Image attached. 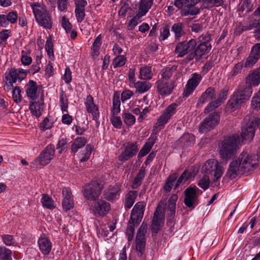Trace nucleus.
<instances>
[{
	"label": "nucleus",
	"instance_id": "nucleus-29",
	"mask_svg": "<svg viewBox=\"0 0 260 260\" xmlns=\"http://www.w3.org/2000/svg\"><path fill=\"white\" fill-rule=\"evenodd\" d=\"M153 4V0H141L138 6L137 17L145 16L151 9Z\"/></svg>",
	"mask_w": 260,
	"mask_h": 260
},
{
	"label": "nucleus",
	"instance_id": "nucleus-48",
	"mask_svg": "<svg viewBox=\"0 0 260 260\" xmlns=\"http://www.w3.org/2000/svg\"><path fill=\"white\" fill-rule=\"evenodd\" d=\"M196 45V40L191 39L188 42L182 41L180 42L175 49H195Z\"/></svg>",
	"mask_w": 260,
	"mask_h": 260
},
{
	"label": "nucleus",
	"instance_id": "nucleus-64",
	"mask_svg": "<svg viewBox=\"0 0 260 260\" xmlns=\"http://www.w3.org/2000/svg\"><path fill=\"white\" fill-rule=\"evenodd\" d=\"M125 61L126 58L123 56H117L113 61V67L114 68L118 67H122L125 63Z\"/></svg>",
	"mask_w": 260,
	"mask_h": 260
},
{
	"label": "nucleus",
	"instance_id": "nucleus-16",
	"mask_svg": "<svg viewBox=\"0 0 260 260\" xmlns=\"http://www.w3.org/2000/svg\"><path fill=\"white\" fill-rule=\"evenodd\" d=\"M228 94V90L223 88L220 91L217 98L216 100L210 102L206 107L204 112L209 113L210 112L218 107L223 103L227 98Z\"/></svg>",
	"mask_w": 260,
	"mask_h": 260
},
{
	"label": "nucleus",
	"instance_id": "nucleus-28",
	"mask_svg": "<svg viewBox=\"0 0 260 260\" xmlns=\"http://www.w3.org/2000/svg\"><path fill=\"white\" fill-rule=\"evenodd\" d=\"M178 68L177 65L168 66L162 69L158 76V79L164 81H169L173 73L176 71Z\"/></svg>",
	"mask_w": 260,
	"mask_h": 260
},
{
	"label": "nucleus",
	"instance_id": "nucleus-9",
	"mask_svg": "<svg viewBox=\"0 0 260 260\" xmlns=\"http://www.w3.org/2000/svg\"><path fill=\"white\" fill-rule=\"evenodd\" d=\"M177 107L178 105L175 103L170 105L158 118L155 128L158 131L161 130L171 117L175 114Z\"/></svg>",
	"mask_w": 260,
	"mask_h": 260
},
{
	"label": "nucleus",
	"instance_id": "nucleus-52",
	"mask_svg": "<svg viewBox=\"0 0 260 260\" xmlns=\"http://www.w3.org/2000/svg\"><path fill=\"white\" fill-rule=\"evenodd\" d=\"M11 252L5 247H0V260H11Z\"/></svg>",
	"mask_w": 260,
	"mask_h": 260
},
{
	"label": "nucleus",
	"instance_id": "nucleus-62",
	"mask_svg": "<svg viewBox=\"0 0 260 260\" xmlns=\"http://www.w3.org/2000/svg\"><path fill=\"white\" fill-rule=\"evenodd\" d=\"M170 29L168 26L163 27L160 30V36L159 39L160 41H164L170 36Z\"/></svg>",
	"mask_w": 260,
	"mask_h": 260
},
{
	"label": "nucleus",
	"instance_id": "nucleus-18",
	"mask_svg": "<svg viewBox=\"0 0 260 260\" xmlns=\"http://www.w3.org/2000/svg\"><path fill=\"white\" fill-rule=\"evenodd\" d=\"M164 211L160 205L154 213V216L151 225V230L153 233H157L159 230L160 227L163 224L164 221Z\"/></svg>",
	"mask_w": 260,
	"mask_h": 260
},
{
	"label": "nucleus",
	"instance_id": "nucleus-15",
	"mask_svg": "<svg viewBox=\"0 0 260 260\" xmlns=\"http://www.w3.org/2000/svg\"><path fill=\"white\" fill-rule=\"evenodd\" d=\"M202 78L201 75L197 73L193 74L185 85L183 93V96L187 98L191 95L201 81Z\"/></svg>",
	"mask_w": 260,
	"mask_h": 260
},
{
	"label": "nucleus",
	"instance_id": "nucleus-11",
	"mask_svg": "<svg viewBox=\"0 0 260 260\" xmlns=\"http://www.w3.org/2000/svg\"><path fill=\"white\" fill-rule=\"evenodd\" d=\"M219 120V115L217 113H212L200 123L199 132L203 134L209 132L218 125Z\"/></svg>",
	"mask_w": 260,
	"mask_h": 260
},
{
	"label": "nucleus",
	"instance_id": "nucleus-1",
	"mask_svg": "<svg viewBox=\"0 0 260 260\" xmlns=\"http://www.w3.org/2000/svg\"><path fill=\"white\" fill-rule=\"evenodd\" d=\"M254 158V155L243 151L237 159L230 163L226 176L233 179L240 174H244L253 170L257 165Z\"/></svg>",
	"mask_w": 260,
	"mask_h": 260
},
{
	"label": "nucleus",
	"instance_id": "nucleus-2",
	"mask_svg": "<svg viewBox=\"0 0 260 260\" xmlns=\"http://www.w3.org/2000/svg\"><path fill=\"white\" fill-rule=\"evenodd\" d=\"M253 92L251 86L241 85L231 96L226 105V109L234 111L249 100Z\"/></svg>",
	"mask_w": 260,
	"mask_h": 260
},
{
	"label": "nucleus",
	"instance_id": "nucleus-25",
	"mask_svg": "<svg viewBox=\"0 0 260 260\" xmlns=\"http://www.w3.org/2000/svg\"><path fill=\"white\" fill-rule=\"evenodd\" d=\"M27 96L32 101H35L39 96L38 90L39 86L37 82L30 80L25 86Z\"/></svg>",
	"mask_w": 260,
	"mask_h": 260
},
{
	"label": "nucleus",
	"instance_id": "nucleus-56",
	"mask_svg": "<svg viewBox=\"0 0 260 260\" xmlns=\"http://www.w3.org/2000/svg\"><path fill=\"white\" fill-rule=\"evenodd\" d=\"M10 30L5 29L0 32V48L6 47V41L9 37Z\"/></svg>",
	"mask_w": 260,
	"mask_h": 260
},
{
	"label": "nucleus",
	"instance_id": "nucleus-20",
	"mask_svg": "<svg viewBox=\"0 0 260 260\" xmlns=\"http://www.w3.org/2000/svg\"><path fill=\"white\" fill-rule=\"evenodd\" d=\"M87 111L91 114L93 120L96 123H99L100 112L99 108L93 102V98L91 95H88L84 102Z\"/></svg>",
	"mask_w": 260,
	"mask_h": 260
},
{
	"label": "nucleus",
	"instance_id": "nucleus-49",
	"mask_svg": "<svg viewBox=\"0 0 260 260\" xmlns=\"http://www.w3.org/2000/svg\"><path fill=\"white\" fill-rule=\"evenodd\" d=\"M122 118L124 123L128 126H132L136 121L135 116L131 113L124 112L122 114Z\"/></svg>",
	"mask_w": 260,
	"mask_h": 260
},
{
	"label": "nucleus",
	"instance_id": "nucleus-53",
	"mask_svg": "<svg viewBox=\"0 0 260 260\" xmlns=\"http://www.w3.org/2000/svg\"><path fill=\"white\" fill-rule=\"evenodd\" d=\"M131 221L129 222V224H128L126 234L127 236V239L128 241H131L133 240L134 236V232H135V225H137L136 223H131Z\"/></svg>",
	"mask_w": 260,
	"mask_h": 260
},
{
	"label": "nucleus",
	"instance_id": "nucleus-41",
	"mask_svg": "<svg viewBox=\"0 0 260 260\" xmlns=\"http://www.w3.org/2000/svg\"><path fill=\"white\" fill-rule=\"evenodd\" d=\"M42 106L43 104L39 102L32 101L29 107V110L32 115L35 116L37 117H40L42 114V112L43 110Z\"/></svg>",
	"mask_w": 260,
	"mask_h": 260
},
{
	"label": "nucleus",
	"instance_id": "nucleus-51",
	"mask_svg": "<svg viewBox=\"0 0 260 260\" xmlns=\"http://www.w3.org/2000/svg\"><path fill=\"white\" fill-rule=\"evenodd\" d=\"M210 180L209 177L207 175H204L199 181L198 185L204 190L209 187Z\"/></svg>",
	"mask_w": 260,
	"mask_h": 260
},
{
	"label": "nucleus",
	"instance_id": "nucleus-38",
	"mask_svg": "<svg viewBox=\"0 0 260 260\" xmlns=\"http://www.w3.org/2000/svg\"><path fill=\"white\" fill-rule=\"evenodd\" d=\"M183 28L184 25L181 22L174 23L172 25L171 31L174 34L176 40H179V39L185 34Z\"/></svg>",
	"mask_w": 260,
	"mask_h": 260
},
{
	"label": "nucleus",
	"instance_id": "nucleus-14",
	"mask_svg": "<svg viewBox=\"0 0 260 260\" xmlns=\"http://www.w3.org/2000/svg\"><path fill=\"white\" fill-rule=\"evenodd\" d=\"M147 228V224L143 222L139 228L136 235V249L140 253L141 255L143 254L145 250L146 244V239L145 237Z\"/></svg>",
	"mask_w": 260,
	"mask_h": 260
},
{
	"label": "nucleus",
	"instance_id": "nucleus-37",
	"mask_svg": "<svg viewBox=\"0 0 260 260\" xmlns=\"http://www.w3.org/2000/svg\"><path fill=\"white\" fill-rule=\"evenodd\" d=\"M198 40L200 43L196 49H210L211 48L210 43L211 37L209 34H203L199 37Z\"/></svg>",
	"mask_w": 260,
	"mask_h": 260
},
{
	"label": "nucleus",
	"instance_id": "nucleus-36",
	"mask_svg": "<svg viewBox=\"0 0 260 260\" xmlns=\"http://www.w3.org/2000/svg\"><path fill=\"white\" fill-rule=\"evenodd\" d=\"M152 86V83L148 81H138L135 83L136 92L139 93H143L147 92Z\"/></svg>",
	"mask_w": 260,
	"mask_h": 260
},
{
	"label": "nucleus",
	"instance_id": "nucleus-55",
	"mask_svg": "<svg viewBox=\"0 0 260 260\" xmlns=\"http://www.w3.org/2000/svg\"><path fill=\"white\" fill-rule=\"evenodd\" d=\"M251 107L256 110H260V94L257 91L252 98Z\"/></svg>",
	"mask_w": 260,
	"mask_h": 260
},
{
	"label": "nucleus",
	"instance_id": "nucleus-4",
	"mask_svg": "<svg viewBox=\"0 0 260 260\" xmlns=\"http://www.w3.org/2000/svg\"><path fill=\"white\" fill-rule=\"evenodd\" d=\"M241 138L239 135L225 138L219 145V154L221 157L225 160L231 158L235 155Z\"/></svg>",
	"mask_w": 260,
	"mask_h": 260
},
{
	"label": "nucleus",
	"instance_id": "nucleus-26",
	"mask_svg": "<svg viewBox=\"0 0 260 260\" xmlns=\"http://www.w3.org/2000/svg\"><path fill=\"white\" fill-rule=\"evenodd\" d=\"M38 243L39 249L43 254L47 255L50 253L52 249V243L48 238L40 237Z\"/></svg>",
	"mask_w": 260,
	"mask_h": 260
},
{
	"label": "nucleus",
	"instance_id": "nucleus-35",
	"mask_svg": "<svg viewBox=\"0 0 260 260\" xmlns=\"http://www.w3.org/2000/svg\"><path fill=\"white\" fill-rule=\"evenodd\" d=\"M195 138L192 134H184L178 140V143L182 147H188L193 144Z\"/></svg>",
	"mask_w": 260,
	"mask_h": 260
},
{
	"label": "nucleus",
	"instance_id": "nucleus-59",
	"mask_svg": "<svg viewBox=\"0 0 260 260\" xmlns=\"http://www.w3.org/2000/svg\"><path fill=\"white\" fill-rule=\"evenodd\" d=\"M27 53H30L29 50L27 52L22 50L21 53V62L24 65H29L31 62V58L27 55Z\"/></svg>",
	"mask_w": 260,
	"mask_h": 260
},
{
	"label": "nucleus",
	"instance_id": "nucleus-17",
	"mask_svg": "<svg viewBox=\"0 0 260 260\" xmlns=\"http://www.w3.org/2000/svg\"><path fill=\"white\" fill-rule=\"evenodd\" d=\"M139 150L136 143H128L124 147V150L118 156L121 161H125L136 155Z\"/></svg>",
	"mask_w": 260,
	"mask_h": 260
},
{
	"label": "nucleus",
	"instance_id": "nucleus-34",
	"mask_svg": "<svg viewBox=\"0 0 260 260\" xmlns=\"http://www.w3.org/2000/svg\"><path fill=\"white\" fill-rule=\"evenodd\" d=\"M246 81L251 85L258 86L260 84V67L249 75L247 78Z\"/></svg>",
	"mask_w": 260,
	"mask_h": 260
},
{
	"label": "nucleus",
	"instance_id": "nucleus-60",
	"mask_svg": "<svg viewBox=\"0 0 260 260\" xmlns=\"http://www.w3.org/2000/svg\"><path fill=\"white\" fill-rule=\"evenodd\" d=\"M62 206L63 210L66 211L71 210L74 207L73 199H62Z\"/></svg>",
	"mask_w": 260,
	"mask_h": 260
},
{
	"label": "nucleus",
	"instance_id": "nucleus-58",
	"mask_svg": "<svg viewBox=\"0 0 260 260\" xmlns=\"http://www.w3.org/2000/svg\"><path fill=\"white\" fill-rule=\"evenodd\" d=\"M110 121L113 126L116 128H120L122 125L120 117L116 115H111Z\"/></svg>",
	"mask_w": 260,
	"mask_h": 260
},
{
	"label": "nucleus",
	"instance_id": "nucleus-39",
	"mask_svg": "<svg viewBox=\"0 0 260 260\" xmlns=\"http://www.w3.org/2000/svg\"><path fill=\"white\" fill-rule=\"evenodd\" d=\"M138 196L137 191H129L125 196L124 207L125 208L130 209L135 203Z\"/></svg>",
	"mask_w": 260,
	"mask_h": 260
},
{
	"label": "nucleus",
	"instance_id": "nucleus-57",
	"mask_svg": "<svg viewBox=\"0 0 260 260\" xmlns=\"http://www.w3.org/2000/svg\"><path fill=\"white\" fill-rule=\"evenodd\" d=\"M12 96L14 101L19 103L21 101L22 96L21 94V90L18 86H15L12 92Z\"/></svg>",
	"mask_w": 260,
	"mask_h": 260
},
{
	"label": "nucleus",
	"instance_id": "nucleus-63",
	"mask_svg": "<svg viewBox=\"0 0 260 260\" xmlns=\"http://www.w3.org/2000/svg\"><path fill=\"white\" fill-rule=\"evenodd\" d=\"M75 13L77 22L79 23L82 22L85 15V9H75Z\"/></svg>",
	"mask_w": 260,
	"mask_h": 260
},
{
	"label": "nucleus",
	"instance_id": "nucleus-33",
	"mask_svg": "<svg viewBox=\"0 0 260 260\" xmlns=\"http://www.w3.org/2000/svg\"><path fill=\"white\" fill-rule=\"evenodd\" d=\"M177 200L178 196L176 194H172L169 198L167 204V210L170 212L168 214L171 218L175 216L176 203Z\"/></svg>",
	"mask_w": 260,
	"mask_h": 260
},
{
	"label": "nucleus",
	"instance_id": "nucleus-13",
	"mask_svg": "<svg viewBox=\"0 0 260 260\" xmlns=\"http://www.w3.org/2000/svg\"><path fill=\"white\" fill-rule=\"evenodd\" d=\"M246 119H244V122L242 125L241 137V143L244 140L251 141L255 134L256 124L254 120L249 122H246Z\"/></svg>",
	"mask_w": 260,
	"mask_h": 260
},
{
	"label": "nucleus",
	"instance_id": "nucleus-30",
	"mask_svg": "<svg viewBox=\"0 0 260 260\" xmlns=\"http://www.w3.org/2000/svg\"><path fill=\"white\" fill-rule=\"evenodd\" d=\"M253 9V4L251 0H242L240 3L238 12L240 16H243Z\"/></svg>",
	"mask_w": 260,
	"mask_h": 260
},
{
	"label": "nucleus",
	"instance_id": "nucleus-24",
	"mask_svg": "<svg viewBox=\"0 0 260 260\" xmlns=\"http://www.w3.org/2000/svg\"><path fill=\"white\" fill-rule=\"evenodd\" d=\"M18 19L16 12L12 11L7 14L0 15V26L3 27H7L10 23L15 24Z\"/></svg>",
	"mask_w": 260,
	"mask_h": 260
},
{
	"label": "nucleus",
	"instance_id": "nucleus-21",
	"mask_svg": "<svg viewBox=\"0 0 260 260\" xmlns=\"http://www.w3.org/2000/svg\"><path fill=\"white\" fill-rule=\"evenodd\" d=\"M120 193V186L115 184L111 185L104 192V199L110 202H113L119 198Z\"/></svg>",
	"mask_w": 260,
	"mask_h": 260
},
{
	"label": "nucleus",
	"instance_id": "nucleus-7",
	"mask_svg": "<svg viewBox=\"0 0 260 260\" xmlns=\"http://www.w3.org/2000/svg\"><path fill=\"white\" fill-rule=\"evenodd\" d=\"M202 193L203 191L196 186L187 187L184 190V202L185 206L191 209L195 208L199 203L198 197Z\"/></svg>",
	"mask_w": 260,
	"mask_h": 260
},
{
	"label": "nucleus",
	"instance_id": "nucleus-22",
	"mask_svg": "<svg viewBox=\"0 0 260 260\" xmlns=\"http://www.w3.org/2000/svg\"><path fill=\"white\" fill-rule=\"evenodd\" d=\"M26 77V73L23 69H11L5 75V80H10L13 82H21Z\"/></svg>",
	"mask_w": 260,
	"mask_h": 260
},
{
	"label": "nucleus",
	"instance_id": "nucleus-44",
	"mask_svg": "<svg viewBox=\"0 0 260 260\" xmlns=\"http://www.w3.org/2000/svg\"><path fill=\"white\" fill-rule=\"evenodd\" d=\"M41 202L43 207L50 210L55 209L56 205L52 199L48 195L43 194L41 198Z\"/></svg>",
	"mask_w": 260,
	"mask_h": 260
},
{
	"label": "nucleus",
	"instance_id": "nucleus-31",
	"mask_svg": "<svg viewBox=\"0 0 260 260\" xmlns=\"http://www.w3.org/2000/svg\"><path fill=\"white\" fill-rule=\"evenodd\" d=\"M200 12V9L199 7L185 4L184 6L180 11V14L182 16L185 17L196 15Z\"/></svg>",
	"mask_w": 260,
	"mask_h": 260
},
{
	"label": "nucleus",
	"instance_id": "nucleus-27",
	"mask_svg": "<svg viewBox=\"0 0 260 260\" xmlns=\"http://www.w3.org/2000/svg\"><path fill=\"white\" fill-rule=\"evenodd\" d=\"M156 139L157 136L156 134H152L150 136L148 141L144 145L143 148L139 151L138 153V157L139 158L145 156L150 152Z\"/></svg>",
	"mask_w": 260,
	"mask_h": 260
},
{
	"label": "nucleus",
	"instance_id": "nucleus-43",
	"mask_svg": "<svg viewBox=\"0 0 260 260\" xmlns=\"http://www.w3.org/2000/svg\"><path fill=\"white\" fill-rule=\"evenodd\" d=\"M145 175V171L143 168H141L133 180L132 184V187L133 189L138 188L141 184L142 180H143Z\"/></svg>",
	"mask_w": 260,
	"mask_h": 260
},
{
	"label": "nucleus",
	"instance_id": "nucleus-5",
	"mask_svg": "<svg viewBox=\"0 0 260 260\" xmlns=\"http://www.w3.org/2000/svg\"><path fill=\"white\" fill-rule=\"evenodd\" d=\"M224 169L221 164L215 159H210L207 160L202 168V172L206 174L214 173V182L215 185L219 184L218 180L221 177Z\"/></svg>",
	"mask_w": 260,
	"mask_h": 260
},
{
	"label": "nucleus",
	"instance_id": "nucleus-46",
	"mask_svg": "<svg viewBox=\"0 0 260 260\" xmlns=\"http://www.w3.org/2000/svg\"><path fill=\"white\" fill-rule=\"evenodd\" d=\"M120 101L118 96L114 95L113 98V105L111 115H117L120 111Z\"/></svg>",
	"mask_w": 260,
	"mask_h": 260
},
{
	"label": "nucleus",
	"instance_id": "nucleus-32",
	"mask_svg": "<svg viewBox=\"0 0 260 260\" xmlns=\"http://www.w3.org/2000/svg\"><path fill=\"white\" fill-rule=\"evenodd\" d=\"M259 57L260 50H251L245 63V67L246 68L251 67L257 61Z\"/></svg>",
	"mask_w": 260,
	"mask_h": 260
},
{
	"label": "nucleus",
	"instance_id": "nucleus-40",
	"mask_svg": "<svg viewBox=\"0 0 260 260\" xmlns=\"http://www.w3.org/2000/svg\"><path fill=\"white\" fill-rule=\"evenodd\" d=\"M87 143V139L84 137H78L71 145V150L75 153L79 149L82 148Z\"/></svg>",
	"mask_w": 260,
	"mask_h": 260
},
{
	"label": "nucleus",
	"instance_id": "nucleus-6",
	"mask_svg": "<svg viewBox=\"0 0 260 260\" xmlns=\"http://www.w3.org/2000/svg\"><path fill=\"white\" fill-rule=\"evenodd\" d=\"M103 185L96 181H91L86 184L83 191L84 198L90 201H96L101 194Z\"/></svg>",
	"mask_w": 260,
	"mask_h": 260
},
{
	"label": "nucleus",
	"instance_id": "nucleus-61",
	"mask_svg": "<svg viewBox=\"0 0 260 260\" xmlns=\"http://www.w3.org/2000/svg\"><path fill=\"white\" fill-rule=\"evenodd\" d=\"M61 24L67 34H69L72 29V25L69 20L65 16H63L61 20Z\"/></svg>",
	"mask_w": 260,
	"mask_h": 260
},
{
	"label": "nucleus",
	"instance_id": "nucleus-50",
	"mask_svg": "<svg viewBox=\"0 0 260 260\" xmlns=\"http://www.w3.org/2000/svg\"><path fill=\"white\" fill-rule=\"evenodd\" d=\"M177 175L176 173L170 175L164 186V190L167 192L171 191L174 182L176 180Z\"/></svg>",
	"mask_w": 260,
	"mask_h": 260
},
{
	"label": "nucleus",
	"instance_id": "nucleus-8",
	"mask_svg": "<svg viewBox=\"0 0 260 260\" xmlns=\"http://www.w3.org/2000/svg\"><path fill=\"white\" fill-rule=\"evenodd\" d=\"M55 154L54 146L52 144H49L36 158L33 164L37 166V168L42 167L48 164L53 158Z\"/></svg>",
	"mask_w": 260,
	"mask_h": 260
},
{
	"label": "nucleus",
	"instance_id": "nucleus-45",
	"mask_svg": "<svg viewBox=\"0 0 260 260\" xmlns=\"http://www.w3.org/2000/svg\"><path fill=\"white\" fill-rule=\"evenodd\" d=\"M68 100L65 92L63 90H61L59 92V104L62 112L68 113Z\"/></svg>",
	"mask_w": 260,
	"mask_h": 260
},
{
	"label": "nucleus",
	"instance_id": "nucleus-3",
	"mask_svg": "<svg viewBox=\"0 0 260 260\" xmlns=\"http://www.w3.org/2000/svg\"><path fill=\"white\" fill-rule=\"evenodd\" d=\"M35 20L38 25L47 29L52 27L53 22L51 14L45 5L35 3L31 5Z\"/></svg>",
	"mask_w": 260,
	"mask_h": 260
},
{
	"label": "nucleus",
	"instance_id": "nucleus-23",
	"mask_svg": "<svg viewBox=\"0 0 260 260\" xmlns=\"http://www.w3.org/2000/svg\"><path fill=\"white\" fill-rule=\"evenodd\" d=\"M216 97L215 89L213 87H209L202 93L198 100L197 106L199 107L209 101H213L216 100Z\"/></svg>",
	"mask_w": 260,
	"mask_h": 260
},
{
	"label": "nucleus",
	"instance_id": "nucleus-54",
	"mask_svg": "<svg viewBox=\"0 0 260 260\" xmlns=\"http://www.w3.org/2000/svg\"><path fill=\"white\" fill-rule=\"evenodd\" d=\"M68 148V141L66 138H61L56 144V149L59 150V153L66 151Z\"/></svg>",
	"mask_w": 260,
	"mask_h": 260
},
{
	"label": "nucleus",
	"instance_id": "nucleus-12",
	"mask_svg": "<svg viewBox=\"0 0 260 260\" xmlns=\"http://www.w3.org/2000/svg\"><path fill=\"white\" fill-rule=\"evenodd\" d=\"M110 209V203L102 199L94 202L92 208H90L91 213L96 216H105Z\"/></svg>",
	"mask_w": 260,
	"mask_h": 260
},
{
	"label": "nucleus",
	"instance_id": "nucleus-42",
	"mask_svg": "<svg viewBox=\"0 0 260 260\" xmlns=\"http://www.w3.org/2000/svg\"><path fill=\"white\" fill-rule=\"evenodd\" d=\"M153 77L151 67L143 66L140 69L139 78L142 80H150Z\"/></svg>",
	"mask_w": 260,
	"mask_h": 260
},
{
	"label": "nucleus",
	"instance_id": "nucleus-47",
	"mask_svg": "<svg viewBox=\"0 0 260 260\" xmlns=\"http://www.w3.org/2000/svg\"><path fill=\"white\" fill-rule=\"evenodd\" d=\"M192 176V173L185 170L177 180L175 185V188H177L181 184L184 183Z\"/></svg>",
	"mask_w": 260,
	"mask_h": 260
},
{
	"label": "nucleus",
	"instance_id": "nucleus-19",
	"mask_svg": "<svg viewBox=\"0 0 260 260\" xmlns=\"http://www.w3.org/2000/svg\"><path fill=\"white\" fill-rule=\"evenodd\" d=\"M145 203L143 201L138 202L134 206L131 213V220L138 224L143 216Z\"/></svg>",
	"mask_w": 260,
	"mask_h": 260
},
{
	"label": "nucleus",
	"instance_id": "nucleus-10",
	"mask_svg": "<svg viewBox=\"0 0 260 260\" xmlns=\"http://www.w3.org/2000/svg\"><path fill=\"white\" fill-rule=\"evenodd\" d=\"M176 86L175 81L157 79L155 83L156 92L161 97H166L170 95Z\"/></svg>",
	"mask_w": 260,
	"mask_h": 260
}]
</instances>
